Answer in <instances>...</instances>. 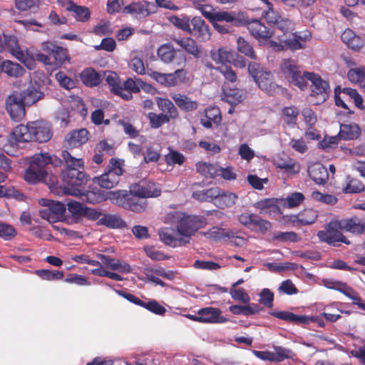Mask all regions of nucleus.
<instances>
[{"mask_svg":"<svg viewBox=\"0 0 365 365\" xmlns=\"http://www.w3.org/2000/svg\"><path fill=\"white\" fill-rule=\"evenodd\" d=\"M130 192L145 199L158 197L161 194V190L153 182L140 181L130 187Z\"/></svg>","mask_w":365,"mask_h":365,"instance_id":"obj_17","label":"nucleus"},{"mask_svg":"<svg viewBox=\"0 0 365 365\" xmlns=\"http://www.w3.org/2000/svg\"><path fill=\"white\" fill-rule=\"evenodd\" d=\"M111 194L115 204L126 210L142 213L147 210L148 201L132 192L118 191Z\"/></svg>","mask_w":365,"mask_h":365,"instance_id":"obj_4","label":"nucleus"},{"mask_svg":"<svg viewBox=\"0 0 365 365\" xmlns=\"http://www.w3.org/2000/svg\"><path fill=\"white\" fill-rule=\"evenodd\" d=\"M365 190L364 184L357 178L346 177V185L343 187L344 193H360Z\"/></svg>","mask_w":365,"mask_h":365,"instance_id":"obj_49","label":"nucleus"},{"mask_svg":"<svg viewBox=\"0 0 365 365\" xmlns=\"http://www.w3.org/2000/svg\"><path fill=\"white\" fill-rule=\"evenodd\" d=\"M189 34L199 42H207L212 36L209 25L200 16H195L191 19Z\"/></svg>","mask_w":365,"mask_h":365,"instance_id":"obj_15","label":"nucleus"},{"mask_svg":"<svg viewBox=\"0 0 365 365\" xmlns=\"http://www.w3.org/2000/svg\"><path fill=\"white\" fill-rule=\"evenodd\" d=\"M263 17L267 20L268 24L274 26L272 31L273 36L279 41L280 36H291L294 31V24L289 19L283 18L274 14V10L264 11L262 12Z\"/></svg>","mask_w":365,"mask_h":365,"instance_id":"obj_8","label":"nucleus"},{"mask_svg":"<svg viewBox=\"0 0 365 365\" xmlns=\"http://www.w3.org/2000/svg\"><path fill=\"white\" fill-rule=\"evenodd\" d=\"M339 220L331 221L327 224L325 230H320L317 232V237L321 242L327 243L329 245L338 246L339 242L349 245L350 241L341 233Z\"/></svg>","mask_w":365,"mask_h":365,"instance_id":"obj_11","label":"nucleus"},{"mask_svg":"<svg viewBox=\"0 0 365 365\" xmlns=\"http://www.w3.org/2000/svg\"><path fill=\"white\" fill-rule=\"evenodd\" d=\"M51 125L43 120L33 121L27 125H17L13 132L6 139L2 149L7 154H10V149L18 145L19 143L36 141L46 143L52 137Z\"/></svg>","mask_w":365,"mask_h":365,"instance_id":"obj_1","label":"nucleus"},{"mask_svg":"<svg viewBox=\"0 0 365 365\" xmlns=\"http://www.w3.org/2000/svg\"><path fill=\"white\" fill-rule=\"evenodd\" d=\"M39 202L43 207H48L51 209L54 217H56L57 221L61 220L66 212L65 205L60 202H54L47 199H41Z\"/></svg>","mask_w":365,"mask_h":365,"instance_id":"obj_45","label":"nucleus"},{"mask_svg":"<svg viewBox=\"0 0 365 365\" xmlns=\"http://www.w3.org/2000/svg\"><path fill=\"white\" fill-rule=\"evenodd\" d=\"M310 178L317 184L323 185L329 179V173L326 167L321 163H314L308 168Z\"/></svg>","mask_w":365,"mask_h":365,"instance_id":"obj_29","label":"nucleus"},{"mask_svg":"<svg viewBox=\"0 0 365 365\" xmlns=\"http://www.w3.org/2000/svg\"><path fill=\"white\" fill-rule=\"evenodd\" d=\"M26 104L18 94L10 95L6 101V109L11 118L16 122L21 121L25 115Z\"/></svg>","mask_w":365,"mask_h":365,"instance_id":"obj_14","label":"nucleus"},{"mask_svg":"<svg viewBox=\"0 0 365 365\" xmlns=\"http://www.w3.org/2000/svg\"><path fill=\"white\" fill-rule=\"evenodd\" d=\"M342 41L351 49L358 51L364 45V39L351 29H346L341 36Z\"/></svg>","mask_w":365,"mask_h":365,"instance_id":"obj_32","label":"nucleus"},{"mask_svg":"<svg viewBox=\"0 0 365 365\" xmlns=\"http://www.w3.org/2000/svg\"><path fill=\"white\" fill-rule=\"evenodd\" d=\"M339 136L344 140H354L357 139L361 133V128L356 123H341L339 128Z\"/></svg>","mask_w":365,"mask_h":365,"instance_id":"obj_33","label":"nucleus"},{"mask_svg":"<svg viewBox=\"0 0 365 365\" xmlns=\"http://www.w3.org/2000/svg\"><path fill=\"white\" fill-rule=\"evenodd\" d=\"M301 225H309L314 223L318 217V212L312 208L304 209L299 212Z\"/></svg>","mask_w":365,"mask_h":365,"instance_id":"obj_54","label":"nucleus"},{"mask_svg":"<svg viewBox=\"0 0 365 365\" xmlns=\"http://www.w3.org/2000/svg\"><path fill=\"white\" fill-rule=\"evenodd\" d=\"M96 256L102 262V266L107 269L125 274L131 272L130 265L125 262L100 253L97 254Z\"/></svg>","mask_w":365,"mask_h":365,"instance_id":"obj_21","label":"nucleus"},{"mask_svg":"<svg viewBox=\"0 0 365 365\" xmlns=\"http://www.w3.org/2000/svg\"><path fill=\"white\" fill-rule=\"evenodd\" d=\"M1 66H2V71L9 76L19 77L25 73V70L21 66L11 61L1 62Z\"/></svg>","mask_w":365,"mask_h":365,"instance_id":"obj_50","label":"nucleus"},{"mask_svg":"<svg viewBox=\"0 0 365 365\" xmlns=\"http://www.w3.org/2000/svg\"><path fill=\"white\" fill-rule=\"evenodd\" d=\"M205 220L202 217L187 215L182 217L178 223L177 228L186 244L190 242V237L199 229L203 227Z\"/></svg>","mask_w":365,"mask_h":365,"instance_id":"obj_12","label":"nucleus"},{"mask_svg":"<svg viewBox=\"0 0 365 365\" xmlns=\"http://www.w3.org/2000/svg\"><path fill=\"white\" fill-rule=\"evenodd\" d=\"M237 195L231 192H224L220 190V195L216 197L215 204L221 209L230 207L235 204Z\"/></svg>","mask_w":365,"mask_h":365,"instance_id":"obj_51","label":"nucleus"},{"mask_svg":"<svg viewBox=\"0 0 365 365\" xmlns=\"http://www.w3.org/2000/svg\"><path fill=\"white\" fill-rule=\"evenodd\" d=\"M34 273L43 280L57 281L64 277V273L58 270H50L46 269H36Z\"/></svg>","mask_w":365,"mask_h":365,"instance_id":"obj_53","label":"nucleus"},{"mask_svg":"<svg viewBox=\"0 0 365 365\" xmlns=\"http://www.w3.org/2000/svg\"><path fill=\"white\" fill-rule=\"evenodd\" d=\"M220 195V189L217 187H213L210 189L194 192L192 197L200 201L211 202L216 200Z\"/></svg>","mask_w":365,"mask_h":365,"instance_id":"obj_52","label":"nucleus"},{"mask_svg":"<svg viewBox=\"0 0 365 365\" xmlns=\"http://www.w3.org/2000/svg\"><path fill=\"white\" fill-rule=\"evenodd\" d=\"M274 351L272 352L274 361L275 362H281L287 359H293L296 356L291 349L280 346H274Z\"/></svg>","mask_w":365,"mask_h":365,"instance_id":"obj_56","label":"nucleus"},{"mask_svg":"<svg viewBox=\"0 0 365 365\" xmlns=\"http://www.w3.org/2000/svg\"><path fill=\"white\" fill-rule=\"evenodd\" d=\"M157 104L160 110L165 113L172 119H175L178 117V110L174 103L168 98H158Z\"/></svg>","mask_w":365,"mask_h":365,"instance_id":"obj_46","label":"nucleus"},{"mask_svg":"<svg viewBox=\"0 0 365 365\" xmlns=\"http://www.w3.org/2000/svg\"><path fill=\"white\" fill-rule=\"evenodd\" d=\"M82 83L88 87H96L101 83V76L94 68H86L80 73Z\"/></svg>","mask_w":365,"mask_h":365,"instance_id":"obj_36","label":"nucleus"},{"mask_svg":"<svg viewBox=\"0 0 365 365\" xmlns=\"http://www.w3.org/2000/svg\"><path fill=\"white\" fill-rule=\"evenodd\" d=\"M61 163L62 160L60 158L52 156L48 153H36L31 158L29 166L25 170L24 179L31 184H36L41 181L47 183L48 165L57 167Z\"/></svg>","mask_w":365,"mask_h":365,"instance_id":"obj_3","label":"nucleus"},{"mask_svg":"<svg viewBox=\"0 0 365 365\" xmlns=\"http://www.w3.org/2000/svg\"><path fill=\"white\" fill-rule=\"evenodd\" d=\"M145 274L146 279L148 282L155 283L156 285H160L162 287H165L166 284L158 277H161L168 280H173L175 277V272L174 271L166 270L163 267L156 269H145Z\"/></svg>","mask_w":365,"mask_h":365,"instance_id":"obj_19","label":"nucleus"},{"mask_svg":"<svg viewBox=\"0 0 365 365\" xmlns=\"http://www.w3.org/2000/svg\"><path fill=\"white\" fill-rule=\"evenodd\" d=\"M4 52L8 51L19 60L22 61L24 54L21 51L17 38L14 35H4Z\"/></svg>","mask_w":365,"mask_h":365,"instance_id":"obj_31","label":"nucleus"},{"mask_svg":"<svg viewBox=\"0 0 365 365\" xmlns=\"http://www.w3.org/2000/svg\"><path fill=\"white\" fill-rule=\"evenodd\" d=\"M205 236L214 241L227 240L230 237H234V230L219 227H212L205 232Z\"/></svg>","mask_w":365,"mask_h":365,"instance_id":"obj_40","label":"nucleus"},{"mask_svg":"<svg viewBox=\"0 0 365 365\" xmlns=\"http://www.w3.org/2000/svg\"><path fill=\"white\" fill-rule=\"evenodd\" d=\"M274 240L282 242H297L300 238L295 232H278L274 234Z\"/></svg>","mask_w":365,"mask_h":365,"instance_id":"obj_63","label":"nucleus"},{"mask_svg":"<svg viewBox=\"0 0 365 365\" xmlns=\"http://www.w3.org/2000/svg\"><path fill=\"white\" fill-rule=\"evenodd\" d=\"M174 42L180 46L187 53L192 56L195 59L202 57V51L196 39L191 37L173 38Z\"/></svg>","mask_w":365,"mask_h":365,"instance_id":"obj_20","label":"nucleus"},{"mask_svg":"<svg viewBox=\"0 0 365 365\" xmlns=\"http://www.w3.org/2000/svg\"><path fill=\"white\" fill-rule=\"evenodd\" d=\"M198 322L202 323H222L226 321L220 316L221 310L218 308L208 307L198 310Z\"/></svg>","mask_w":365,"mask_h":365,"instance_id":"obj_22","label":"nucleus"},{"mask_svg":"<svg viewBox=\"0 0 365 365\" xmlns=\"http://www.w3.org/2000/svg\"><path fill=\"white\" fill-rule=\"evenodd\" d=\"M269 314L277 319L297 325L309 324L310 322H314L313 317L297 315L290 312H272Z\"/></svg>","mask_w":365,"mask_h":365,"instance_id":"obj_26","label":"nucleus"},{"mask_svg":"<svg viewBox=\"0 0 365 365\" xmlns=\"http://www.w3.org/2000/svg\"><path fill=\"white\" fill-rule=\"evenodd\" d=\"M88 140V131L86 128L73 130L67 135L66 141L68 148H77Z\"/></svg>","mask_w":365,"mask_h":365,"instance_id":"obj_30","label":"nucleus"},{"mask_svg":"<svg viewBox=\"0 0 365 365\" xmlns=\"http://www.w3.org/2000/svg\"><path fill=\"white\" fill-rule=\"evenodd\" d=\"M105 80L108 85L110 86V92L118 96L122 93V84L119 76L113 71H108L105 73Z\"/></svg>","mask_w":365,"mask_h":365,"instance_id":"obj_44","label":"nucleus"},{"mask_svg":"<svg viewBox=\"0 0 365 365\" xmlns=\"http://www.w3.org/2000/svg\"><path fill=\"white\" fill-rule=\"evenodd\" d=\"M280 71L283 76L292 84L302 90L307 87L305 72L303 73L297 62L292 58H284L280 63Z\"/></svg>","mask_w":365,"mask_h":365,"instance_id":"obj_7","label":"nucleus"},{"mask_svg":"<svg viewBox=\"0 0 365 365\" xmlns=\"http://www.w3.org/2000/svg\"><path fill=\"white\" fill-rule=\"evenodd\" d=\"M204 16L207 18L210 21H216L222 23L233 22L237 21L235 13L228 11H218L215 13H203Z\"/></svg>","mask_w":365,"mask_h":365,"instance_id":"obj_48","label":"nucleus"},{"mask_svg":"<svg viewBox=\"0 0 365 365\" xmlns=\"http://www.w3.org/2000/svg\"><path fill=\"white\" fill-rule=\"evenodd\" d=\"M98 225H104L109 228H124L126 222L118 215L104 214L97 222Z\"/></svg>","mask_w":365,"mask_h":365,"instance_id":"obj_38","label":"nucleus"},{"mask_svg":"<svg viewBox=\"0 0 365 365\" xmlns=\"http://www.w3.org/2000/svg\"><path fill=\"white\" fill-rule=\"evenodd\" d=\"M198 173L205 178H214L219 175V166L206 162H198L195 165Z\"/></svg>","mask_w":365,"mask_h":365,"instance_id":"obj_43","label":"nucleus"},{"mask_svg":"<svg viewBox=\"0 0 365 365\" xmlns=\"http://www.w3.org/2000/svg\"><path fill=\"white\" fill-rule=\"evenodd\" d=\"M351 100L356 108L360 110H364V100L356 89L351 88H341L340 86L334 88V101L336 106L348 110L349 113H353V111L349 110L345 101H350Z\"/></svg>","mask_w":365,"mask_h":365,"instance_id":"obj_10","label":"nucleus"},{"mask_svg":"<svg viewBox=\"0 0 365 365\" xmlns=\"http://www.w3.org/2000/svg\"><path fill=\"white\" fill-rule=\"evenodd\" d=\"M229 310L233 314L247 317L259 313L262 308L259 304L252 303L247 305H232Z\"/></svg>","mask_w":365,"mask_h":365,"instance_id":"obj_39","label":"nucleus"},{"mask_svg":"<svg viewBox=\"0 0 365 365\" xmlns=\"http://www.w3.org/2000/svg\"><path fill=\"white\" fill-rule=\"evenodd\" d=\"M157 56L162 62L171 65L173 68H184L186 66L187 56L185 53L179 48H175L170 43L160 46Z\"/></svg>","mask_w":365,"mask_h":365,"instance_id":"obj_6","label":"nucleus"},{"mask_svg":"<svg viewBox=\"0 0 365 365\" xmlns=\"http://www.w3.org/2000/svg\"><path fill=\"white\" fill-rule=\"evenodd\" d=\"M306 81H310L312 84L311 88V98H314L313 101L314 105H320L325 102L329 98L330 93L329 83L322 78V77L312 72L305 71Z\"/></svg>","mask_w":365,"mask_h":365,"instance_id":"obj_9","label":"nucleus"},{"mask_svg":"<svg viewBox=\"0 0 365 365\" xmlns=\"http://www.w3.org/2000/svg\"><path fill=\"white\" fill-rule=\"evenodd\" d=\"M123 173L122 163L113 158L109 160L105 173L99 177H96L93 181L103 188L111 189L118 184Z\"/></svg>","mask_w":365,"mask_h":365,"instance_id":"obj_5","label":"nucleus"},{"mask_svg":"<svg viewBox=\"0 0 365 365\" xmlns=\"http://www.w3.org/2000/svg\"><path fill=\"white\" fill-rule=\"evenodd\" d=\"M42 93L34 88H27L19 94L26 106H31L41 98Z\"/></svg>","mask_w":365,"mask_h":365,"instance_id":"obj_55","label":"nucleus"},{"mask_svg":"<svg viewBox=\"0 0 365 365\" xmlns=\"http://www.w3.org/2000/svg\"><path fill=\"white\" fill-rule=\"evenodd\" d=\"M76 197H78L82 201L91 204L99 203L107 199L106 194L98 188L86 191H83V188H81V194Z\"/></svg>","mask_w":365,"mask_h":365,"instance_id":"obj_34","label":"nucleus"},{"mask_svg":"<svg viewBox=\"0 0 365 365\" xmlns=\"http://www.w3.org/2000/svg\"><path fill=\"white\" fill-rule=\"evenodd\" d=\"M279 41H270L269 45L272 48H277V50H284L289 48L292 51H296L304 48V44L299 39L294 36H279Z\"/></svg>","mask_w":365,"mask_h":365,"instance_id":"obj_24","label":"nucleus"},{"mask_svg":"<svg viewBox=\"0 0 365 365\" xmlns=\"http://www.w3.org/2000/svg\"><path fill=\"white\" fill-rule=\"evenodd\" d=\"M62 157L65 167L61 170V178L64 183L63 190L67 195L77 196L81 194V189L90 179L84 170V161L83 158H75L67 151L62 152Z\"/></svg>","mask_w":365,"mask_h":365,"instance_id":"obj_2","label":"nucleus"},{"mask_svg":"<svg viewBox=\"0 0 365 365\" xmlns=\"http://www.w3.org/2000/svg\"><path fill=\"white\" fill-rule=\"evenodd\" d=\"M51 56L54 59L53 65L56 67H59L66 61L69 62L70 61L68 50L61 46H57Z\"/></svg>","mask_w":365,"mask_h":365,"instance_id":"obj_57","label":"nucleus"},{"mask_svg":"<svg viewBox=\"0 0 365 365\" xmlns=\"http://www.w3.org/2000/svg\"><path fill=\"white\" fill-rule=\"evenodd\" d=\"M170 97L176 106L184 112H192L198 108V103L185 94L173 93H170Z\"/></svg>","mask_w":365,"mask_h":365,"instance_id":"obj_28","label":"nucleus"},{"mask_svg":"<svg viewBox=\"0 0 365 365\" xmlns=\"http://www.w3.org/2000/svg\"><path fill=\"white\" fill-rule=\"evenodd\" d=\"M299 110L294 106H286L282 109L281 119L289 128H294L297 124Z\"/></svg>","mask_w":365,"mask_h":365,"instance_id":"obj_37","label":"nucleus"},{"mask_svg":"<svg viewBox=\"0 0 365 365\" xmlns=\"http://www.w3.org/2000/svg\"><path fill=\"white\" fill-rule=\"evenodd\" d=\"M149 76L154 80H155L158 83L165 86V87H173L172 82V76L170 73H163L158 71H152Z\"/></svg>","mask_w":365,"mask_h":365,"instance_id":"obj_60","label":"nucleus"},{"mask_svg":"<svg viewBox=\"0 0 365 365\" xmlns=\"http://www.w3.org/2000/svg\"><path fill=\"white\" fill-rule=\"evenodd\" d=\"M158 234L160 240L170 247H176L186 245V242L179 233L178 229L163 227L159 230Z\"/></svg>","mask_w":365,"mask_h":365,"instance_id":"obj_18","label":"nucleus"},{"mask_svg":"<svg viewBox=\"0 0 365 365\" xmlns=\"http://www.w3.org/2000/svg\"><path fill=\"white\" fill-rule=\"evenodd\" d=\"M260 89L270 93L274 90L275 84L273 82V75L269 71H263L255 78Z\"/></svg>","mask_w":365,"mask_h":365,"instance_id":"obj_42","label":"nucleus"},{"mask_svg":"<svg viewBox=\"0 0 365 365\" xmlns=\"http://www.w3.org/2000/svg\"><path fill=\"white\" fill-rule=\"evenodd\" d=\"M347 77L351 82L363 83L365 82V68H351L347 73Z\"/></svg>","mask_w":365,"mask_h":365,"instance_id":"obj_61","label":"nucleus"},{"mask_svg":"<svg viewBox=\"0 0 365 365\" xmlns=\"http://www.w3.org/2000/svg\"><path fill=\"white\" fill-rule=\"evenodd\" d=\"M173 73H170L172 76V82L173 87L177 86L180 83H185L188 81L187 72L184 68H175Z\"/></svg>","mask_w":365,"mask_h":365,"instance_id":"obj_62","label":"nucleus"},{"mask_svg":"<svg viewBox=\"0 0 365 365\" xmlns=\"http://www.w3.org/2000/svg\"><path fill=\"white\" fill-rule=\"evenodd\" d=\"M245 96V92L237 88H230L227 83L222 86V100L231 105H237L242 102Z\"/></svg>","mask_w":365,"mask_h":365,"instance_id":"obj_27","label":"nucleus"},{"mask_svg":"<svg viewBox=\"0 0 365 365\" xmlns=\"http://www.w3.org/2000/svg\"><path fill=\"white\" fill-rule=\"evenodd\" d=\"M237 220L241 225L251 230L265 232L272 228V224L269 221L248 212L239 215Z\"/></svg>","mask_w":365,"mask_h":365,"instance_id":"obj_13","label":"nucleus"},{"mask_svg":"<svg viewBox=\"0 0 365 365\" xmlns=\"http://www.w3.org/2000/svg\"><path fill=\"white\" fill-rule=\"evenodd\" d=\"M237 50L250 58H256L253 47L242 37L237 38Z\"/></svg>","mask_w":365,"mask_h":365,"instance_id":"obj_59","label":"nucleus"},{"mask_svg":"<svg viewBox=\"0 0 365 365\" xmlns=\"http://www.w3.org/2000/svg\"><path fill=\"white\" fill-rule=\"evenodd\" d=\"M66 11L72 12L74 18L78 21L86 22L91 17V11L88 7L77 5L75 3L72 6H67Z\"/></svg>","mask_w":365,"mask_h":365,"instance_id":"obj_47","label":"nucleus"},{"mask_svg":"<svg viewBox=\"0 0 365 365\" xmlns=\"http://www.w3.org/2000/svg\"><path fill=\"white\" fill-rule=\"evenodd\" d=\"M153 6V4L148 1L133 2L123 9V12L141 19L149 16L151 13L150 7Z\"/></svg>","mask_w":365,"mask_h":365,"instance_id":"obj_25","label":"nucleus"},{"mask_svg":"<svg viewBox=\"0 0 365 365\" xmlns=\"http://www.w3.org/2000/svg\"><path fill=\"white\" fill-rule=\"evenodd\" d=\"M139 80L140 78H127L123 84L122 85V93L119 95L123 99L129 101L133 98V93H138L140 92V83Z\"/></svg>","mask_w":365,"mask_h":365,"instance_id":"obj_35","label":"nucleus"},{"mask_svg":"<svg viewBox=\"0 0 365 365\" xmlns=\"http://www.w3.org/2000/svg\"><path fill=\"white\" fill-rule=\"evenodd\" d=\"M341 229L355 235H361L365 232V218L357 216L339 220Z\"/></svg>","mask_w":365,"mask_h":365,"instance_id":"obj_23","label":"nucleus"},{"mask_svg":"<svg viewBox=\"0 0 365 365\" xmlns=\"http://www.w3.org/2000/svg\"><path fill=\"white\" fill-rule=\"evenodd\" d=\"M210 58L216 63L222 66H227L230 63L233 59V54L231 51L225 48L221 47L217 49H212L210 51Z\"/></svg>","mask_w":365,"mask_h":365,"instance_id":"obj_41","label":"nucleus"},{"mask_svg":"<svg viewBox=\"0 0 365 365\" xmlns=\"http://www.w3.org/2000/svg\"><path fill=\"white\" fill-rule=\"evenodd\" d=\"M247 28L250 34L259 43L267 41L274 34L259 19H252L247 22Z\"/></svg>","mask_w":365,"mask_h":365,"instance_id":"obj_16","label":"nucleus"},{"mask_svg":"<svg viewBox=\"0 0 365 365\" xmlns=\"http://www.w3.org/2000/svg\"><path fill=\"white\" fill-rule=\"evenodd\" d=\"M220 73H221L227 82L235 83L237 80V76L235 71L230 66H222L216 68Z\"/></svg>","mask_w":365,"mask_h":365,"instance_id":"obj_64","label":"nucleus"},{"mask_svg":"<svg viewBox=\"0 0 365 365\" xmlns=\"http://www.w3.org/2000/svg\"><path fill=\"white\" fill-rule=\"evenodd\" d=\"M148 118L150 120V126L153 128H158L163 125L170 122V118L164 113L156 114L155 113H149Z\"/></svg>","mask_w":365,"mask_h":365,"instance_id":"obj_58","label":"nucleus"}]
</instances>
